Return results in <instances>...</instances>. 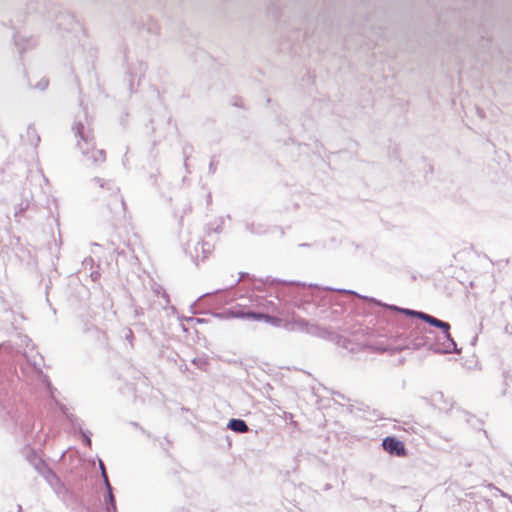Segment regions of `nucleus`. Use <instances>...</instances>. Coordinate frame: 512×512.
<instances>
[{"instance_id": "23", "label": "nucleus", "mask_w": 512, "mask_h": 512, "mask_svg": "<svg viewBox=\"0 0 512 512\" xmlns=\"http://www.w3.org/2000/svg\"><path fill=\"white\" fill-rule=\"evenodd\" d=\"M218 161L216 160L215 156H213L209 163V173L214 174L217 170Z\"/></svg>"}, {"instance_id": "29", "label": "nucleus", "mask_w": 512, "mask_h": 512, "mask_svg": "<svg viewBox=\"0 0 512 512\" xmlns=\"http://www.w3.org/2000/svg\"><path fill=\"white\" fill-rule=\"evenodd\" d=\"M59 409L65 417H67L70 413L68 412V408L64 404H58Z\"/></svg>"}, {"instance_id": "44", "label": "nucleus", "mask_w": 512, "mask_h": 512, "mask_svg": "<svg viewBox=\"0 0 512 512\" xmlns=\"http://www.w3.org/2000/svg\"><path fill=\"white\" fill-rule=\"evenodd\" d=\"M25 341L30 342L31 340L28 338V336L24 337Z\"/></svg>"}, {"instance_id": "32", "label": "nucleus", "mask_w": 512, "mask_h": 512, "mask_svg": "<svg viewBox=\"0 0 512 512\" xmlns=\"http://www.w3.org/2000/svg\"><path fill=\"white\" fill-rule=\"evenodd\" d=\"M93 281H97L100 278V273L98 271H93L90 274Z\"/></svg>"}, {"instance_id": "35", "label": "nucleus", "mask_w": 512, "mask_h": 512, "mask_svg": "<svg viewBox=\"0 0 512 512\" xmlns=\"http://www.w3.org/2000/svg\"><path fill=\"white\" fill-rule=\"evenodd\" d=\"M403 312L407 315H412V316H415L416 317V314L418 313L417 311H412V310H403Z\"/></svg>"}, {"instance_id": "9", "label": "nucleus", "mask_w": 512, "mask_h": 512, "mask_svg": "<svg viewBox=\"0 0 512 512\" xmlns=\"http://www.w3.org/2000/svg\"><path fill=\"white\" fill-rule=\"evenodd\" d=\"M105 494L103 495V502L106 512H117L116 499L113 493V487L110 482L104 483Z\"/></svg>"}, {"instance_id": "40", "label": "nucleus", "mask_w": 512, "mask_h": 512, "mask_svg": "<svg viewBox=\"0 0 512 512\" xmlns=\"http://www.w3.org/2000/svg\"><path fill=\"white\" fill-rule=\"evenodd\" d=\"M135 314H136L137 316H139V315L143 314V310H142V308H139V309L137 308V309H135Z\"/></svg>"}, {"instance_id": "24", "label": "nucleus", "mask_w": 512, "mask_h": 512, "mask_svg": "<svg viewBox=\"0 0 512 512\" xmlns=\"http://www.w3.org/2000/svg\"><path fill=\"white\" fill-rule=\"evenodd\" d=\"M28 206H29V203H28V202H27V203H25V204H24V203H21V204L19 205V208L15 211V217L20 216V215H21V214H22V213H23V212L28 208Z\"/></svg>"}, {"instance_id": "14", "label": "nucleus", "mask_w": 512, "mask_h": 512, "mask_svg": "<svg viewBox=\"0 0 512 512\" xmlns=\"http://www.w3.org/2000/svg\"><path fill=\"white\" fill-rule=\"evenodd\" d=\"M27 139L33 146H38L40 142V136L38 135L36 128L33 125L27 127Z\"/></svg>"}, {"instance_id": "21", "label": "nucleus", "mask_w": 512, "mask_h": 512, "mask_svg": "<svg viewBox=\"0 0 512 512\" xmlns=\"http://www.w3.org/2000/svg\"><path fill=\"white\" fill-rule=\"evenodd\" d=\"M99 469H100V472H101V477L103 479V483L110 482L109 478H108V474H107L106 468H105V465H104V463H103V461L101 459H99Z\"/></svg>"}, {"instance_id": "13", "label": "nucleus", "mask_w": 512, "mask_h": 512, "mask_svg": "<svg viewBox=\"0 0 512 512\" xmlns=\"http://www.w3.org/2000/svg\"><path fill=\"white\" fill-rule=\"evenodd\" d=\"M223 224H224V219L222 217H219L214 222L209 223L207 225V235H210L211 232H214L216 234L221 233L223 230Z\"/></svg>"}, {"instance_id": "38", "label": "nucleus", "mask_w": 512, "mask_h": 512, "mask_svg": "<svg viewBox=\"0 0 512 512\" xmlns=\"http://www.w3.org/2000/svg\"><path fill=\"white\" fill-rule=\"evenodd\" d=\"M225 290H226V289H224V290L219 289V290H216L215 292H212V293H206V294H204L202 297H204V296H209V295H212V294H215V293H220V292L225 291Z\"/></svg>"}, {"instance_id": "33", "label": "nucleus", "mask_w": 512, "mask_h": 512, "mask_svg": "<svg viewBox=\"0 0 512 512\" xmlns=\"http://www.w3.org/2000/svg\"><path fill=\"white\" fill-rule=\"evenodd\" d=\"M307 81L311 82L313 85H315L316 76L311 75L310 73L307 74Z\"/></svg>"}, {"instance_id": "8", "label": "nucleus", "mask_w": 512, "mask_h": 512, "mask_svg": "<svg viewBox=\"0 0 512 512\" xmlns=\"http://www.w3.org/2000/svg\"><path fill=\"white\" fill-rule=\"evenodd\" d=\"M247 309L243 308L240 305L232 306L228 309H225L222 312H213L212 315L219 319H228V318H238V319H247L246 317Z\"/></svg>"}, {"instance_id": "10", "label": "nucleus", "mask_w": 512, "mask_h": 512, "mask_svg": "<svg viewBox=\"0 0 512 512\" xmlns=\"http://www.w3.org/2000/svg\"><path fill=\"white\" fill-rule=\"evenodd\" d=\"M416 317L424 320L425 322H427L435 327L442 329V331L446 334L447 337L450 336V334H449L450 325L447 322H443V321H441L433 316H430L428 314H425V313H417Z\"/></svg>"}, {"instance_id": "18", "label": "nucleus", "mask_w": 512, "mask_h": 512, "mask_svg": "<svg viewBox=\"0 0 512 512\" xmlns=\"http://www.w3.org/2000/svg\"><path fill=\"white\" fill-rule=\"evenodd\" d=\"M78 433L80 434L82 438V442L85 446L91 448L92 441H91V435L92 433L90 431H86L82 428V426L78 427Z\"/></svg>"}, {"instance_id": "11", "label": "nucleus", "mask_w": 512, "mask_h": 512, "mask_svg": "<svg viewBox=\"0 0 512 512\" xmlns=\"http://www.w3.org/2000/svg\"><path fill=\"white\" fill-rule=\"evenodd\" d=\"M227 428L236 433H246L249 431L247 423L239 418L230 419Z\"/></svg>"}, {"instance_id": "43", "label": "nucleus", "mask_w": 512, "mask_h": 512, "mask_svg": "<svg viewBox=\"0 0 512 512\" xmlns=\"http://www.w3.org/2000/svg\"><path fill=\"white\" fill-rule=\"evenodd\" d=\"M17 510H18V512H22V506H21V505H18V506H17Z\"/></svg>"}, {"instance_id": "2", "label": "nucleus", "mask_w": 512, "mask_h": 512, "mask_svg": "<svg viewBox=\"0 0 512 512\" xmlns=\"http://www.w3.org/2000/svg\"><path fill=\"white\" fill-rule=\"evenodd\" d=\"M93 181L103 189L111 193L112 199L107 204L108 208L115 215L124 214L126 211V203L124 198L120 195V188L111 180H104L99 177L93 178Z\"/></svg>"}, {"instance_id": "36", "label": "nucleus", "mask_w": 512, "mask_h": 512, "mask_svg": "<svg viewBox=\"0 0 512 512\" xmlns=\"http://www.w3.org/2000/svg\"><path fill=\"white\" fill-rule=\"evenodd\" d=\"M245 275H248L247 273H245ZM244 276V273H240V277L231 285V287L237 285L240 281V279Z\"/></svg>"}, {"instance_id": "20", "label": "nucleus", "mask_w": 512, "mask_h": 512, "mask_svg": "<svg viewBox=\"0 0 512 512\" xmlns=\"http://www.w3.org/2000/svg\"><path fill=\"white\" fill-rule=\"evenodd\" d=\"M53 490L58 494H62L65 491L64 484L61 482L60 478L58 477V482H47Z\"/></svg>"}, {"instance_id": "39", "label": "nucleus", "mask_w": 512, "mask_h": 512, "mask_svg": "<svg viewBox=\"0 0 512 512\" xmlns=\"http://www.w3.org/2000/svg\"><path fill=\"white\" fill-rule=\"evenodd\" d=\"M150 179L152 180V184H154V185L157 184V177L155 175H151Z\"/></svg>"}, {"instance_id": "37", "label": "nucleus", "mask_w": 512, "mask_h": 512, "mask_svg": "<svg viewBox=\"0 0 512 512\" xmlns=\"http://www.w3.org/2000/svg\"><path fill=\"white\" fill-rule=\"evenodd\" d=\"M195 322L198 324L206 323V320L204 318H195Z\"/></svg>"}, {"instance_id": "31", "label": "nucleus", "mask_w": 512, "mask_h": 512, "mask_svg": "<svg viewBox=\"0 0 512 512\" xmlns=\"http://www.w3.org/2000/svg\"><path fill=\"white\" fill-rule=\"evenodd\" d=\"M161 290H162L161 296L163 299H165V302L168 304L170 302L169 294L166 292L165 289L161 288Z\"/></svg>"}, {"instance_id": "42", "label": "nucleus", "mask_w": 512, "mask_h": 512, "mask_svg": "<svg viewBox=\"0 0 512 512\" xmlns=\"http://www.w3.org/2000/svg\"><path fill=\"white\" fill-rule=\"evenodd\" d=\"M33 365H34L35 369H36L38 372H40V373H41V368H40V367H38L36 363H34Z\"/></svg>"}, {"instance_id": "4", "label": "nucleus", "mask_w": 512, "mask_h": 512, "mask_svg": "<svg viewBox=\"0 0 512 512\" xmlns=\"http://www.w3.org/2000/svg\"><path fill=\"white\" fill-rule=\"evenodd\" d=\"M311 287L320 290V286L318 284L310 285L309 288L303 287L302 289V299L300 303L297 304L298 308L304 311L308 315H317L320 300L317 296H314L311 292Z\"/></svg>"}, {"instance_id": "28", "label": "nucleus", "mask_w": 512, "mask_h": 512, "mask_svg": "<svg viewBox=\"0 0 512 512\" xmlns=\"http://www.w3.org/2000/svg\"><path fill=\"white\" fill-rule=\"evenodd\" d=\"M66 419H67V421L69 422V424H70V423H77V420H79V419L77 418V416H76V415H74V414H72V413H70V414L66 417Z\"/></svg>"}, {"instance_id": "19", "label": "nucleus", "mask_w": 512, "mask_h": 512, "mask_svg": "<svg viewBox=\"0 0 512 512\" xmlns=\"http://www.w3.org/2000/svg\"><path fill=\"white\" fill-rule=\"evenodd\" d=\"M197 245L201 246V251L203 253L202 260L206 259L208 255L212 251V246L208 242L202 241L201 243H198ZM196 252H198V246L195 247Z\"/></svg>"}, {"instance_id": "17", "label": "nucleus", "mask_w": 512, "mask_h": 512, "mask_svg": "<svg viewBox=\"0 0 512 512\" xmlns=\"http://www.w3.org/2000/svg\"><path fill=\"white\" fill-rule=\"evenodd\" d=\"M193 152V146L192 144L188 143V142H185L183 147H182V154H183V159H184V167L186 169L187 172L188 171V164H187V161L189 159V156L190 154Z\"/></svg>"}, {"instance_id": "5", "label": "nucleus", "mask_w": 512, "mask_h": 512, "mask_svg": "<svg viewBox=\"0 0 512 512\" xmlns=\"http://www.w3.org/2000/svg\"><path fill=\"white\" fill-rule=\"evenodd\" d=\"M146 69L147 65L143 61H136L128 65L127 75L129 76V90L131 93L136 90L135 86L139 85Z\"/></svg>"}, {"instance_id": "30", "label": "nucleus", "mask_w": 512, "mask_h": 512, "mask_svg": "<svg viewBox=\"0 0 512 512\" xmlns=\"http://www.w3.org/2000/svg\"><path fill=\"white\" fill-rule=\"evenodd\" d=\"M70 425L73 433H78V427L82 426L79 420H77V423H70Z\"/></svg>"}, {"instance_id": "3", "label": "nucleus", "mask_w": 512, "mask_h": 512, "mask_svg": "<svg viewBox=\"0 0 512 512\" xmlns=\"http://www.w3.org/2000/svg\"><path fill=\"white\" fill-rule=\"evenodd\" d=\"M285 328L289 331L302 332L312 336H320V326L317 322L307 320L302 317H293L291 321L285 323Z\"/></svg>"}, {"instance_id": "41", "label": "nucleus", "mask_w": 512, "mask_h": 512, "mask_svg": "<svg viewBox=\"0 0 512 512\" xmlns=\"http://www.w3.org/2000/svg\"><path fill=\"white\" fill-rule=\"evenodd\" d=\"M87 262H90V264L92 265L93 264V259L91 257L86 258L83 263L87 264Z\"/></svg>"}, {"instance_id": "15", "label": "nucleus", "mask_w": 512, "mask_h": 512, "mask_svg": "<svg viewBox=\"0 0 512 512\" xmlns=\"http://www.w3.org/2000/svg\"><path fill=\"white\" fill-rule=\"evenodd\" d=\"M14 43L19 47V53L22 54L30 45V41L32 39H25L24 37H20L18 34H14L13 36Z\"/></svg>"}, {"instance_id": "25", "label": "nucleus", "mask_w": 512, "mask_h": 512, "mask_svg": "<svg viewBox=\"0 0 512 512\" xmlns=\"http://www.w3.org/2000/svg\"><path fill=\"white\" fill-rule=\"evenodd\" d=\"M192 363L203 369V367L206 365V360L202 358H195L192 360Z\"/></svg>"}, {"instance_id": "16", "label": "nucleus", "mask_w": 512, "mask_h": 512, "mask_svg": "<svg viewBox=\"0 0 512 512\" xmlns=\"http://www.w3.org/2000/svg\"><path fill=\"white\" fill-rule=\"evenodd\" d=\"M246 317L249 320H256V321H260V320L266 321V319H272L271 315H269V314H265L262 312H254L251 310H247Z\"/></svg>"}, {"instance_id": "1", "label": "nucleus", "mask_w": 512, "mask_h": 512, "mask_svg": "<svg viewBox=\"0 0 512 512\" xmlns=\"http://www.w3.org/2000/svg\"><path fill=\"white\" fill-rule=\"evenodd\" d=\"M72 130L77 139V147L82 155V163L86 166H99L106 160V152L103 149H97L94 135L89 126L81 120L75 121Z\"/></svg>"}, {"instance_id": "22", "label": "nucleus", "mask_w": 512, "mask_h": 512, "mask_svg": "<svg viewBox=\"0 0 512 512\" xmlns=\"http://www.w3.org/2000/svg\"><path fill=\"white\" fill-rule=\"evenodd\" d=\"M49 85V81L46 78H42L35 86L34 88L44 91Z\"/></svg>"}, {"instance_id": "34", "label": "nucleus", "mask_w": 512, "mask_h": 512, "mask_svg": "<svg viewBox=\"0 0 512 512\" xmlns=\"http://www.w3.org/2000/svg\"><path fill=\"white\" fill-rule=\"evenodd\" d=\"M63 17L67 18L69 20V24H72L75 20H74V16L70 15V14H64L62 15Z\"/></svg>"}, {"instance_id": "27", "label": "nucleus", "mask_w": 512, "mask_h": 512, "mask_svg": "<svg viewBox=\"0 0 512 512\" xmlns=\"http://www.w3.org/2000/svg\"><path fill=\"white\" fill-rule=\"evenodd\" d=\"M134 338L133 331L131 329H127L125 334V339L128 340L130 343H132V340Z\"/></svg>"}, {"instance_id": "6", "label": "nucleus", "mask_w": 512, "mask_h": 512, "mask_svg": "<svg viewBox=\"0 0 512 512\" xmlns=\"http://www.w3.org/2000/svg\"><path fill=\"white\" fill-rule=\"evenodd\" d=\"M29 461L34 466L35 470L46 480V482H58V476L48 466V464L35 453L29 458Z\"/></svg>"}, {"instance_id": "45", "label": "nucleus", "mask_w": 512, "mask_h": 512, "mask_svg": "<svg viewBox=\"0 0 512 512\" xmlns=\"http://www.w3.org/2000/svg\"><path fill=\"white\" fill-rule=\"evenodd\" d=\"M4 347H5V345H4V344H2V345L0 346V349H2V348H4Z\"/></svg>"}, {"instance_id": "12", "label": "nucleus", "mask_w": 512, "mask_h": 512, "mask_svg": "<svg viewBox=\"0 0 512 512\" xmlns=\"http://www.w3.org/2000/svg\"><path fill=\"white\" fill-rule=\"evenodd\" d=\"M246 230L254 235H263L267 233L268 227L264 224L245 223Z\"/></svg>"}, {"instance_id": "26", "label": "nucleus", "mask_w": 512, "mask_h": 512, "mask_svg": "<svg viewBox=\"0 0 512 512\" xmlns=\"http://www.w3.org/2000/svg\"><path fill=\"white\" fill-rule=\"evenodd\" d=\"M271 318L272 319H266V323H269V324H272V325H275V326H278L281 322V319L275 317V316H272L271 315Z\"/></svg>"}, {"instance_id": "7", "label": "nucleus", "mask_w": 512, "mask_h": 512, "mask_svg": "<svg viewBox=\"0 0 512 512\" xmlns=\"http://www.w3.org/2000/svg\"><path fill=\"white\" fill-rule=\"evenodd\" d=\"M383 449L390 455L397 457L407 456L405 444L396 437H386L382 442Z\"/></svg>"}]
</instances>
